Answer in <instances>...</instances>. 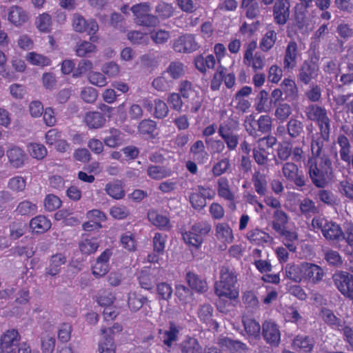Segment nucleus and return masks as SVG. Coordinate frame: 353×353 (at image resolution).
<instances>
[{"instance_id": "f257e3e1", "label": "nucleus", "mask_w": 353, "mask_h": 353, "mask_svg": "<svg viewBox=\"0 0 353 353\" xmlns=\"http://www.w3.org/2000/svg\"><path fill=\"white\" fill-rule=\"evenodd\" d=\"M331 119L316 123L318 132L311 139L312 157L308 159L310 177L318 188H324L332 173V161L325 143L330 141Z\"/></svg>"}, {"instance_id": "f03ea898", "label": "nucleus", "mask_w": 353, "mask_h": 353, "mask_svg": "<svg viewBox=\"0 0 353 353\" xmlns=\"http://www.w3.org/2000/svg\"><path fill=\"white\" fill-rule=\"evenodd\" d=\"M285 275L287 278L296 283L303 281L316 285L323 280L325 272L323 269L317 264L302 262L300 264H287Z\"/></svg>"}, {"instance_id": "7ed1b4c3", "label": "nucleus", "mask_w": 353, "mask_h": 353, "mask_svg": "<svg viewBox=\"0 0 353 353\" xmlns=\"http://www.w3.org/2000/svg\"><path fill=\"white\" fill-rule=\"evenodd\" d=\"M237 274L234 269L223 266L220 270V277L214 283V292L219 298L234 300L239 296L236 287Z\"/></svg>"}, {"instance_id": "20e7f679", "label": "nucleus", "mask_w": 353, "mask_h": 353, "mask_svg": "<svg viewBox=\"0 0 353 353\" xmlns=\"http://www.w3.org/2000/svg\"><path fill=\"white\" fill-rule=\"evenodd\" d=\"M314 230H321L324 238L330 241H341L343 237V230L337 223L322 217L314 216L312 220Z\"/></svg>"}, {"instance_id": "39448f33", "label": "nucleus", "mask_w": 353, "mask_h": 353, "mask_svg": "<svg viewBox=\"0 0 353 353\" xmlns=\"http://www.w3.org/2000/svg\"><path fill=\"white\" fill-rule=\"evenodd\" d=\"M212 226L206 221L193 224L189 231L182 234L185 243L196 248L201 247L204 237L211 231Z\"/></svg>"}, {"instance_id": "423d86ee", "label": "nucleus", "mask_w": 353, "mask_h": 353, "mask_svg": "<svg viewBox=\"0 0 353 353\" xmlns=\"http://www.w3.org/2000/svg\"><path fill=\"white\" fill-rule=\"evenodd\" d=\"M150 10L151 5L149 2L137 3L131 7L136 23L148 28L155 27L159 23L157 17L150 14Z\"/></svg>"}, {"instance_id": "0eeeda50", "label": "nucleus", "mask_w": 353, "mask_h": 353, "mask_svg": "<svg viewBox=\"0 0 353 353\" xmlns=\"http://www.w3.org/2000/svg\"><path fill=\"white\" fill-rule=\"evenodd\" d=\"M72 26L77 32L82 33L86 32L90 37V40L97 41L98 37L94 34L99 30V25L94 19L85 20L79 13H74L72 16Z\"/></svg>"}, {"instance_id": "6e6552de", "label": "nucleus", "mask_w": 353, "mask_h": 353, "mask_svg": "<svg viewBox=\"0 0 353 353\" xmlns=\"http://www.w3.org/2000/svg\"><path fill=\"white\" fill-rule=\"evenodd\" d=\"M320 72L318 59H309L305 60L299 69L297 77L299 81L308 85L316 80Z\"/></svg>"}, {"instance_id": "1a4fd4ad", "label": "nucleus", "mask_w": 353, "mask_h": 353, "mask_svg": "<svg viewBox=\"0 0 353 353\" xmlns=\"http://www.w3.org/2000/svg\"><path fill=\"white\" fill-rule=\"evenodd\" d=\"M334 285L346 298L353 300V275L346 272H336L332 276Z\"/></svg>"}, {"instance_id": "9d476101", "label": "nucleus", "mask_w": 353, "mask_h": 353, "mask_svg": "<svg viewBox=\"0 0 353 353\" xmlns=\"http://www.w3.org/2000/svg\"><path fill=\"white\" fill-rule=\"evenodd\" d=\"M195 36L192 34H183L174 40L172 48L176 52L191 53L199 48Z\"/></svg>"}, {"instance_id": "9b49d317", "label": "nucleus", "mask_w": 353, "mask_h": 353, "mask_svg": "<svg viewBox=\"0 0 353 353\" xmlns=\"http://www.w3.org/2000/svg\"><path fill=\"white\" fill-rule=\"evenodd\" d=\"M214 194L209 187L198 185L196 190L190 194L189 201L194 209L201 210L206 205V199H212Z\"/></svg>"}, {"instance_id": "f8f14e48", "label": "nucleus", "mask_w": 353, "mask_h": 353, "mask_svg": "<svg viewBox=\"0 0 353 353\" xmlns=\"http://www.w3.org/2000/svg\"><path fill=\"white\" fill-rule=\"evenodd\" d=\"M282 173L287 181L293 183L296 187L302 188L305 185L303 172L294 163H285L282 167Z\"/></svg>"}, {"instance_id": "ddd939ff", "label": "nucleus", "mask_w": 353, "mask_h": 353, "mask_svg": "<svg viewBox=\"0 0 353 353\" xmlns=\"http://www.w3.org/2000/svg\"><path fill=\"white\" fill-rule=\"evenodd\" d=\"M216 189L218 196L229 203L228 208L230 210H235L236 196L231 188L228 179L225 176L219 177L216 181Z\"/></svg>"}, {"instance_id": "4468645a", "label": "nucleus", "mask_w": 353, "mask_h": 353, "mask_svg": "<svg viewBox=\"0 0 353 353\" xmlns=\"http://www.w3.org/2000/svg\"><path fill=\"white\" fill-rule=\"evenodd\" d=\"M274 21L279 26L285 25L290 19V0H275L272 8Z\"/></svg>"}, {"instance_id": "2eb2a0df", "label": "nucleus", "mask_w": 353, "mask_h": 353, "mask_svg": "<svg viewBox=\"0 0 353 353\" xmlns=\"http://www.w3.org/2000/svg\"><path fill=\"white\" fill-rule=\"evenodd\" d=\"M262 334L265 342L272 347H278L281 343V332L278 325L271 321H265L262 325Z\"/></svg>"}, {"instance_id": "dca6fc26", "label": "nucleus", "mask_w": 353, "mask_h": 353, "mask_svg": "<svg viewBox=\"0 0 353 353\" xmlns=\"http://www.w3.org/2000/svg\"><path fill=\"white\" fill-rule=\"evenodd\" d=\"M301 56L298 45L296 41H290L288 42L284 52L283 68L285 71L293 70L298 62V59Z\"/></svg>"}, {"instance_id": "f3484780", "label": "nucleus", "mask_w": 353, "mask_h": 353, "mask_svg": "<svg viewBox=\"0 0 353 353\" xmlns=\"http://www.w3.org/2000/svg\"><path fill=\"white\" fill-rule=\"evenodd\" d=\"M142 105L157 119H163L168 116L169 112L167 103L160 99H155L153 101L148 99H144Z\"/></svg>"}, {"instance_id": "a211bd4d", "label": "nucleus", "mask_w": 353, "mask_h": 353, "mask_svg": "<svg viewBox=\"0 0 353 353\" xmlns=\"http://www.w3.org/2000/svg\"><path fill=\"white\" fill-rule=\"evenodd\" d=\"M112 255L111 249H105L96 259L92 267V273L96 278L105 276L110 270L109 261Z\"/></svg>"}, {"instance_id": "6ab92c4d", "label": "nucleus", "mask_w": 353, "mask_h": 353, "mask_svg": "<svg viewBox=\"0 0 353 353\" xmlns=\"http://www.w3.org/2000/svg\"><path fill=\"white\" fill-rule=\"evenodd\" d=\"M21 336L16 329H10L3 333L0 338V347L6 352H12L18 347Z\"/></svg>"}, {"instance_id": "aec40b11", "label": "nucleus", "mask_w": 353, "mask_h": 353, "mask_svg": "<svg viewBox=\"0 0 353 353\" xmlns=\"http://www.w3.org/2000/svg\"><path fill=\"white\" fill-rule=\"evenodd\" d=\"M305 113L308 120L316 124L330 119L328 110L322 105L310 104L305 108Z\"/></svg>"}, {"instance_id": "412c9836", "label": "nucleus", "mask_w": 353, "mask_h": 353, "mask_svg": "<svg viewBox=\"0 0 353 353\" xmlns=\"http://www.w3.org/2000/svg\"><path fill=\"white\" fill-rule=\"evenodd\" d=\"M315 346V340L312 336L298 334L292 343V348L302 353H311Z\"/></svg>"}, {"instance_id": "4be33fe9", "label": "nucleus", "mask_w": 353, "mask_h": 353, "mask_svg": "<svg viewBox=\"0 0 353 353\" xmlns=\"http://www.w3.org/2000/svg\"><path fill=\"white\" fill-rule=\"evenodd\" d=\"M214 309L210 304L201 305L197 312V316L200 321L205 323L209 328L217 330L219 327L216 321L213 319Z\"/></svg>"}, {"instance_id": "5701e85b", "label": "nucleus", "mask_w": 353, "mask_h": 353, "mask_svg": "<svg viewBox=\"0 0 353 353\" xmlns=\"http://www.w3.org/2000/svg\"><path fill=\"white\" fill-rule=\"evenodd\" d=\"M217 344L222 349L231 353H243L248 350L245 343L239 340H233L227 336L219 339Z\"/></svg>"}, {"instance_id": "b1692460", "label": "nucleus", "mask_w": 353, "mask_h": 353, "mask_svg": "<svg viewBox=\"0 0 353 353\" xmlns=\"http://www.w3.org/2000/svg\"><path fill=\"white\" fill-rule=\"evenodd\" d=\"M8 21L17 27H19L26 23L28 19V12L19 6H11L8 12Z\"/></svg>"}, {"instance_id": "393cba45", "label": "nucleus", "mask_w": 353, "mask_h": 353, "mask_svg": "<svg viewBox=\"0 0 353 353\" xmlns=\"http://www.w3.org/2000/svg\"><path fill=\"white\" fill-rule=\"evenodd\" d=\"M148 219L149 221L159 230L169 231L172 228L170 219L161 214H159L156 210H150L148 212Z\"/></svg>"}, {"instance_id": "a878e982", "label": "nucleus", "mask_w": 353, "mask_h": 353, "mask_svg": "<svg viewBox=\"0 0 353 353\" xmlns=\"http://www.w3.org/2000/svg\"><path fill=\"white\" fill-rule=\"evenodd\" d=\"M6 155L10 164L15 168H21L27 159L24 150L15 145L12 146L7 150Z\"/></svg>"}, {"instance_id": "bb28decb", "label": "nucleus", "mask_w": 353, "mask_h": 353, "mask_svg": "<svg viewBox=\"0 0 353 353\" xmlns=\"http://www.w3.org/2000/svg\"><path fill=\"white\" fill-rule=\"evenodd\" d=\"M194 65L196 70L205 74L207 71L213 69L216 65L215 57L210 54L206 56L198 54L194 58Z\"/></svg>"}, {"instance_id": "cd10ccee", "label": "nucleus", "mask_w": 353, "mask_h": 353, "mask_svg": "<svg viewBox=\"0 0 353 353\" xmlns=\"http://www.w3.org/2000/svg\"><path fill=\"white\" fill-rule=\"evenodd\" d=\"M83 121L89 129H99L105 125L106 119L101 112L89 111L85 113Z\"/></svg>"}, {"instance_id": "c85d7f7f", "label": "nucleus", "mask_w": 353, "mask_h": 353, "mask_svg": "<svg viewBox=\"0 0 353 353\" xmlns=\"http://www.w3.org/2000/svg\"><path fill=\"white\" fill-rule=\"evenodd\" d=\"M190 153L192 159L199 164H205L209 159V154L205 150L204 143L202 140L196 141L190 148Z\"/></svg>"}, {"instance_id": "c756f323", "label": "nucleus", "mask_w": 353, "mask_h": 353, "mask_svg": "<svg viewBox=\"0 0 353 353\" xmlns=\"http://www.w3.org/2000/svg\"><path fill=\"white\" fill-rule=\"evenodd\" d=\"M246 238L251 243L256 245H263L272 241V237L268 233L257 228L249 230Z\"/></svg>"}, {"instance_id": "7c9ffc66", "label": "nucleus", "mask_w": 353, "mask_h": 353, "mask_svg": "<svg viewBox=\"0 0 353 353\" xmlns=\"http://www.w3.org/2000/svg\"><path fill=\"white\" fill-rule=\"evenodd\" d=\"M51 226V221L44 215H37L30 221V228L35 234H43L49 230Z\"/></svg>"}, {"instance_id": "2f4dec72", "label": "nucleus", "mask_w": 353, "mask_h": 353, "mask_svg": "<svg viewBox=\"0 0 353 353\" xmlns=\"http://www.w3.org/2000/svg\"><path fill=\"white\" fill-rule=\"evenodd\" d=\"M67 258L65 254L57 253L50 257L49 265L46 268L45 273L46 275L54 276L61 272V267L65 264Z\"/></svg>"}, {"instance_id": "473e14b6", "label": "nucleus", "mask_w": 353, "mask_h": 353, "mask_svg": "<svg viewBox=\"0 0 353 353\" xmlns=\"http://www.w3.org/2000/svg\"><path fill=\"white\" fill-rule=\"evenodd\" d=\"M185 279L188 285L196 292L204 293L208 290V285L205 279H202L194 272H187Z\"/></svg>"}, {"instance_id": "72a5a7b5", "label": "nucleus", "mask_w": 353, "mask_h": 353, "mask_svg": "<svg viewBox=\"0 0 353 353\" xmlns=\"http://www.w3.org/2000/svg\"><path fill=\"white\" fill-rule=\"evenodd\" d=\"M268 97V92L265 90H261L256 95L254 108L259 113H268L272 110V103Z\"/></svg>"}, {"instance_id": "f704fd0d", "label": "nucleus", "mask_w": 353, "mask_h": 353, "mask_svg": "<svg viewBox=\"0 0 353 353\" xmlns=\"http://www.w3.org/2000/svg\"><path fill=\"white\" fill-rule=\"evenodd\" d=\"M252 182L256 192L261 196H265L268 191L267 176L256 170L252 176Z\"/></svg>"}, {"instance_id": "c9c22d12", "label": "nucleus", "mask_w": 353, "mask_h": 353, "mask_svg": "<svg viewBox=\"0 0 353 353\" xmlns=\"http://www.w3.org/2000/svg\"><path fill=\"white\" fill-rule=\"evenodd\" d=\"M139 132L150 139H154L158 135L157 123L150 119L142 120L138 125Z\"/></svg>"}, {"instance_id": "e433bc0d", "label": "nucleus", "mask_w": 353, "mask_h": 353, "mask_svg": "<svg viewBox=\"0 0 353 353\" xmlns=\"http://www.w3.org/2000/svg\"><path fill=\"white\" fill-rule=\"evenodd\" d=\"M138 281L140 286L147 290L153 289L157 281V276L151 272L150 268L142 270L138 276Z\"/></svg>"}, {"instance_id": "4c0bfd02", "label": "nucleus", "mask_w": 353, "mask_h": 353, "mask_svg": "<svg viewBox=\"0 0 353 353\" xmlns=\"http://www.w3.org/2000/svg\"><path fill=\"white\" fill-rule=\"evenodd\" d=\"M283 93L285 94V99L289 101L296 99L299 94V89L295 81L290 78H285L281 84Z\"/></svg>"}, {"instance_id": "58836bf2", "label": "nucleus", "mask_w": 353, "mask_h": 353, "mask_svg": "<svg viewBox=\"0 0 353 353\" xmlns=\"http://www.w3.org/2000/svg\"><path fill=\"white\" fill-rule=\"evenodd\" d=\"M159 333L163 334V344L168 347H171L173 343L178 340L179 329L174 322H170L169 329L164 332L160 329Z\"/></svg>"}, {"instance_id": "ea45409f", "label": "nucleus", "mask_w": 353, "mask_h": 353, "mask_svg": "<svg viewBox=\"0 0 353 353\" xmlns=\"http://www.w3.org/2000/svg\"><path fill=\"white\" fill-rule=\"evenodd\" d=\"M122 181L116 179L109 182L105 185V190L106 193L114 199H121L125 196Z\"/></svg>"}, {"instance_id": "a19ab883", "label": "nucleus", "mask_w": 353, "mask_h": 353, "mask_svg": "<svg viewBox=\"0 0 353 353\" xmlns=\"http://www.w3.org/2000/svg\"><path fill=\"white\" fill-rule=\"evenodd\" d=\"M99 247V242L97 237H85L79 243V250L84 255L94 254Z\"/></svg>"}, {"instance_id": "79ce46f5", "label": "nucleus", "mask_w": 353, "mask_h": 353, "mask_svg": "<svg viewBox=\"0 0 353 353\" xmlns=\"http://www.w3.org/2000/svg\"><path fill=\"white\" fill-rule=\"evenodd\" d=\"M243 63L251 67L254 72L262 70L265 65V57L261 52H256L248 59H243Z\"/></svg>"}, {"instance_id": "37998d69", "label": "nucleus", "mask_w": 353, "mask_h": 353, "mask_svg": "<svg viewBox=\"0 0 353 353\" xmlns=\"http://www.w3.org/2000/svg\"><path fill=\"white\" fill-rule=\"evenodd\" d=\"M179 347L181 353H200L202 347L195 338L187 336L179 344Z\"/></svg>"}, {"instance_id": "c03bdc74", "label": "nucleus", "mask_w": 353, "mask_h": 353, "mask_svg": "<svg viewBox=\"0 0 353 353\" xmlns=\"http://www.w3.org/2000/svg\"><path fill=\"white\" fill-rule=\"evenodd\" d=\"M320 315L323 321L332 328L340 330L343 325L342 321L330 309L323 307L321 310Z\"/></svg>"}, {"instance_id": "a18cd8bd", "label": "nucleus", "mask_w": 353, "mask_h": 353, "mask_svg": "<svg viewBox=\"0 0 353 353\" xmlns=\"http://www.w3.org/2000/svg\"><path fill=\"white\" fill-rule=\"evenodd\" d=\"M272 218V229L276 232H282L288 223L289 217L288 214L282 210H274Z\"/></svg>"}, {"instance_id": "49530a36", "label": "nucleus", "mask_w": 353, "mask_h": 353, "mask_svg": "<svg viewBox=\"0 0 353 353\" xmlns=\"http://www.w3.org/2000/svg\"><path fill=\"white\" fill-rule=\"evenodd\" d=\"M179 92L185 101L193 99V97H196L199 94V92L196 90L193 83L188 80L181 81L180 82Z\"/></svg>"}, {"instance_id": "de8ad7c7", "label": "nucleus", "mask_w": 353, "mask_h": 353, "mask_svg": "<svg viewBox=\"0 0 353 353\" xmlns=\"http://www.w3.org/2000/svg\"><path fill=\"white\" fill-rule=\"evenodd\" d=\"M216 236L222 242L230 243L233 241L232 230L227 223H220L216 226Z\"/></svg>"}, {"instance_id": "09e8293b", "label": "nucleus", "mask_w": 353, "mask_h": 353, "mask_svg": "<svg viewBox=\"0 0 353 353\" xmlns=\"http://www.w3.org/2000/svg\"><path fill=\"white\" fill-rule=\"evenodd\" d=\"M244 330L249 337L259 339L261 334V325L259 322L251 318L243 319Z\"/></svg>"}, {"instance_id": "8fccbe9b", "label": "nucleus", "mask_w": 353, "mask_h": 353, "mask_svg": "<svg viewBox=\"0 0 353 353\" xmlns=\"http://www.w3.org/2000/svg\"><path fill=\"white\" fill-rule=\"evenodd\" d=\"M155 17H157L158 20H165L170 18L174 14V8L172 3L165 2L163 1H159L155 7Z\"/></svg>"}, {"instance_id": "3c124183", "label": "nucleus", "mask_w": 353, "mask_h": 353, "mask_svg": "<svg viewBox=\"0 0 353 353\" xmlns=\"http://www.w3.org/2000/svg\"><path fill=\"white\" fill-rule=\"evenodd\" d=\"M277 39V33L273 29H269L262 37L259 47L263 52H268L274 46Z\"/></svg>"}, {"instance_id": "603ef678", "label": "nucleus", "mask_w": 353, "mask_h": 353, "mask_svg": "<svg viewBox=\"0 0 353 353\" xmlns=\"http://www.w3.org/2000/svg\"><path fill=\"white\" fill-rule=\"evenodd\" d=\"M353 93L350 92L339 95L334 98V101L338 107L342 106L347 114H353Z\"/></svg>"}, {"instance_id": "864d4df0", "label": "nucleus", "mask_w": 353, "mask_h": 353, "mask_svg": "<svg viewBox=\"0 0 353 353\" xmlns=\"http://www.w3.org/2000/svg\"><path fill=\"white\" fill-rule=\"evenodd\" d=\"M52 17L48 12L40 14L35 20L37 28L41 32L48 33L52 30Z\"/></svg>"}, {"instance_id": "5fc2aeb1", "label": "nucleus", "mask_w": 353, "mask_h": 353, "mask_svg": "<svg viewBox=\"0 0 353 353\" xmlns=\"http://www.w3.org/2000/svg\"><path fill=\"white\" fill-rule=\"evenodd\" d=\"M109 134H110L103 139V142L106 146L114 148L121 145L123 138L122 133L119 130L110 128Z\"/></svg>"}, {"instance_id": "6e6d98bb", "label": "nucleus", "mask_w": 353, "mask_h": 353, "mask_svg": "<svg viewBox=\"0 0 353 353\" xmlns=\"http://www.w3.org/2000/svg\"><path fill=\"white\" fill-rule=\"evenodd\" d=\"M239 129V123L234 118H228L222 122L218 128L219 135L236 132Z\"/></svg>"}, {"instance_id": "4d7b16f0", "label": "nucleus", "mask_w": 353, "mask_h": 353, "mask_svg": "<svg viewBox=\"0 0 353 353\" xmlns=\"http://www.w3.org/2000/svg\"><path fill=\"white\" fill-rule=\"evenodd\" d=\"M299 210L301 213L306 218L311 217L312 215L319 212L315 203L309 198H304L300 201Z\"/></svg>"}, {"instance_id": "13d9d810", "label": "nucleus", "mask_w": 353, "mask_h": 353, "mask_svg": "<svg viewBox=\"0 0 353 353\" xmlns=\"http://www.w3.org/2000/svg\"><path fill=\"white\" fill-rule=\"evenodd\" d=\"M231 168V163L228 157H223L218 160L212 168V174L214 176H220L227 173Z\"/></svg>"}, {"instance_id": "bf43d9fd", "label": "nucleus", "mask_w": 353, "mask_h": 353, "mask_svg": "<svg viewBox=\"0 0 353 353\" xmlns=\"http://www.w3.org/2000/svg\"><path fill=\"white\" fill-rule=\"evenodd\" d=\"M26 60L33 65L46 67L51 65V59L44 55L34 52H28L26 55Z\"/></svg>"}, {"instance_id": "052dcab7", "label": "nucleus", "mask_w": 353, "mask_h": 353, "mask_svg": "<svg viewBox=\"0 0 353 353\" xmlns=\"http://www.w3.org/2000/svg\"><path fill=\"white\" fill-rule=\"evenodd\" d=\"M94 41H82L76 46V54L78 57H90L92 53L97 51V46L92 43Z\"/></svg>"}, {"instance_id": "680f3d73", "label": "nucleus", "mask_w": 353, "mask_h": 353, "mask_svg": "<svg viewBox=\"0 0 353 353\" xmlns=\"http://www.w3.org/2000/svg\"><path fill=\"white\" fill-rule=\"evenodd\" d=\"M148 176L154 180H161L162 179L170 176L171 172L167 170L163 166L150 165L147 169Z\"/></svg>"}, {"instance_id": "e2e57ef3", "label": "nucleus", "mask_w": 353, "mask_h": 353, "mask_svg": "<svg viewBox=\"0 0 353 353\" xmlns=\"http://www.w3.org/2000/svg\"><path fill=\"white\" fill-rule=\"evenodd\" d=\"M303 132V124L297 119L292 118L287 123V133L291 138H296Z\"/></svg>"}, {"instance_id": "0e129e2a", "label": "nucleus", "mask_w": 353, "mask_h": 353, "mask_svg": "<svg viewBox=\"0 0 353 353\" xmlns=\"http://www.w3.org/2000/svg\"><path fill=\"white\" fill-rule=\"evenodd\" d=\"M37 211V206L35 203L28 201L24 200L20 202L15 210V212L22 216H29L34 214Z\"/></svg>"}, {"instance_id": "69168bd1", "label": "nucleus", "mask_w": 353, "mask_h": 353, "mask_svg": "<svg viewBox=\"0 0 353 353\" xmlns=\"http://www.w3.org/2000/svg\"><path fill=\"white\" fill-rule=\"evenodd\" d=\"M226 68L222 65H219L214 73L210 81V89L212 91H217L220 89L224 78V72Z\"/></svg>"}, {"instance_id": "338daca9", "label": "nucleus", "mask_w": 353, "mask_h": 353, "mask_svg": "<svg viewBox=\"0 0 353 353\" xmlns=\"http://www.w3.org/2000/svg\"><path fill=\"white\" fill-rule=\"evenodd\" d=\"M168 235L157 232L153 237V251L157 254H164Z\"/></svg>"}, {"instance_id": "774afa93", "label": "nucleus", "mask_w": 353, "mask_h": 353, "mask_svg": "<svg viewBox=\"0 0 353 353\" xmlns=\"http://www.w3.org/2000/svg\"><path fill=\"white\" fill-rule=\"evenodd\" d=\"M27 148L30 154L34 159L41 160L47 155V150L43 144L30 143Z\"/></svg>"}]
</instances>
